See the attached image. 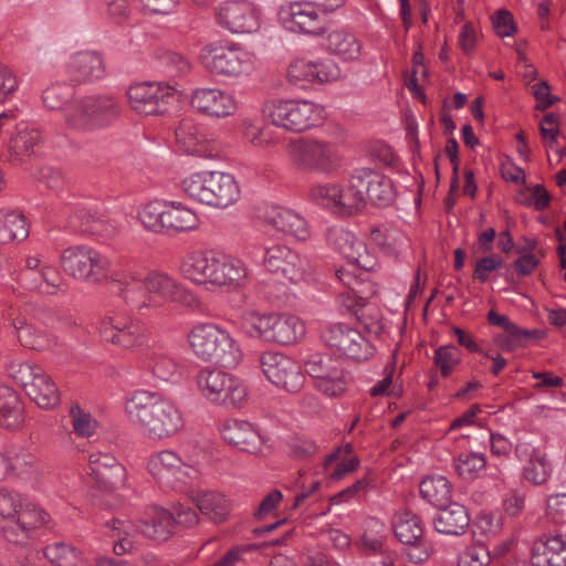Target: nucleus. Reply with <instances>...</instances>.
<instances>
[{"label":"nucleus","mask_w":566,"mask_h":566,"mask_svg":"<svg viewBox=\"0 0 566 566\" xmlns=\"http://www.w3.org/2000/svg\"><path fill=\"white\" fill-rule=\"evenodd\" d=\"M343 450L340 448L333 451L324 460V470L332 480H339L347 473L353 472L358 467V459L348 457L340 459Z\"/></svg>","instance_id":"6e6d98bb"},{"label":"nucleus","mask_w":566,"mask_h":566,"mask_svg":"<svg viewBox=\"0 0 566 566\" xmlns=\"http://www.w3.org/2000/svg\"><path fill=\"white\" fill-rule=\"evenodd\" d=\"M50 515L34 503H24L19 493L0 490V534L9 543L27 546L48 526Z\"/></svg>","instance_id":"7ed1b4c3"},{"label":"nucleus","mask_w":566,"mask_h":566,"mask_svg":"<svg viewBox=\"0 0 566 566\" xmlns=\"http://www.w3.org/2000/svg\"><path fill=\"white\" fill-rule=\"evenodd\" d=\"M218 22L231 33H251L259 29L260 17L255 6L248 0H229L218 11Z\"/></svg>","instance_id":"4be33fe9"},{"label":"nucleus","mask_w":566,"mask_h":566,"mask_svg":"<svg viewBox=\"0 0 566 566\" xmlns=\"http://www.w3.org/2000/svg\"><path fill=\"white\" fill-rule=\"evenodd\" d=\"M264 220L266 224L273 227L276 231L291 235L296 240L305 241L311 235L307 221L292 209L273 206L266 210Z\"/></svg>","instance_id":"2f4dec72"},{"label":"nucleus","mask_w":566,"mask_h":566,"mask_svg":"<svg viewBox=\"0 0 566 566\" xmlns=\"http://www.w3.org/2000/svg\"><path fill=\"white\" fill-rule=\"evenodd\" d=\"M15 336L21 346L28 349L43 352L54 350L60 346V340L45 331L29 323L25 317L18 315L12 319Z\"/></svg>","instance_id":"473e14b6"},{"label":"nucleus","mask_w":566,"mask_h":566,"mask_svg":"<svg viewBox=\"0 0 566 566\" xmlns=\"http://www.w3.org/2000/svg\"><path fill=\"white\" fill-rule=\"evenodd\" d=\"M125 467L109 453L93 452L88 457L85 481L91 488L112 492L125 485Z\"/></svg>","instance_id":"412c9836"},{"label":"nucleus","mask_w":566,"mask_h":566,"mask_svg":"<svg viewBox=\"0 0 566 566\" xmlns=\"http://www.w3.org/2000/svg\"><path fill=\"white\" fill-rule=\"evenodd\" d=\"M73 432L77 437L90 438L95 433L97 421L77 403H72L69 410Z\"/></svg>","instance_id":"13d9d810"},{"label":"nucleus","mask_w":566,"mask_h":566,"mask_svg":"<svg viewBox=\"0 0 566 566\" xmlns=\"http://www.w3.org/2000/svg\"><path fill=\"white\" fill-rule=\"evenodd\" d=\"M271 123L292 133H303L317 126L324 118V108L306 99L273 101L266 106Z\"/></svg>","instance_id":"f8f14e48"},{"label":"nucleus","mask_w":566,"mask_h":566,"mask_svg":"<svg viewBox=\"0 0 566 566\" xmlns=\"http://www.w3.org/2000/svg\"><path fill=\"white\" fill-rule=\"evenodd\" d=\"M106 534L112 537H118L114 543L113 551L116 555L130 553L134 548V542L130 536L136 532V526L128 521L112 518L105 523Z\"/></svg>","instance_id":"8fccbe9b"},{"label":"nucleus","mask_w":566,"mask_h":566,"mask_svg":"<svg viewBox=\"0 0 566 566\" xmlns=\"http://www.w3.org/2000/svg\"><path fill=\"white\" fill-rule=\"evenodd\" d=\"M469 525L470 516L467 509L457 502L439 507L433 518L434 530L446 535H462Z\"/></svg>","instance_id":"c9c22d12"},{"label":"nucleus","mask_w":566,"mask_h":566,"mask_svg":"<svg viewBox=\"0 0 566 566\" xmlns=\"http://www.w3.org/2000/svg\"><path fill=\"white\" fill-rule=\"evenodd\" d=\"M101 338L123 349L144 346L147 343L145 325L130 316L107 315L99 322Z\"/></svg>","instance_id":"a211bd4d"},{"label":"nucleus","mask_w":566,"mask_h":566,"mask_svg":"<svg viewBox=\"0 0 566 566\" xmlns=\"http://www.w3.org/2000/svg\"><path fill=\"white\" fill-rule=\"evenodd\" d=\"M370 240L388 255H397L403 244V238L395 230H382L373 228Z\"/></svg>","instance_id":"052dcab7"},{"label":"nucleus","mask_w":566,"mask_h":566,"mask_svg":"<svg viewBox=\"0 0 566 566\" xmlns=\"http://www.w3.org/2000/svg\"><path fill=\"white\" fill-rule=\"evenodd\" d=\"M245 324L250 336L281 345L293 344L305 334L303 322L295 315L253 313Z\"/></svg>","instance_id":"ddd939ff"},{"label":"nucleus","mask_w":566,"mask_h":566,"mask_svg":"<svg viewBox=\"0 0 566 566\" xmlns=\"http://www.w3.org/2000/svg\"><path fill=\"white\" fill-rule=\"evenodd\" d=\"M147 469L158 481H187L198 476V470L192 464L186 463L169 450L153 454L147 462Z\"/></svg>","instance_id":"bb28decb"},{"label":"nucleus","mask_w":566,"mask_h":566,"mask_svg":"<svg viewBox=\"0 0 566 566\" xmlns=\"http://www.w3.org/2000/svg\"><path fill=\"white\" fill-rule=\"evenodd\" d=\"M249 281V269L239 258L219 252L211 285L218 289L235 290Z\"/></svg>","instance_id":"7c9ffc66"},{"label":"nucleus","mask_w":566,"mask_h":566,"mask_svg":"<svg viewBox=\"0 0 566 566\" xmlns=\"http://www.w3.org/2000/svg\"><path fill=\"white\" fill-rule=\"evenodd\" d=\"M128 103L137 113L144 115H157L167 111L172 93L169 86L160 83H138L129 87L127 92Z\"/></svg>","instance_id":"5701e85b"},{"label":"nucleus","mask_w":566,"mask_h":566,"mask_svg":"<svg viewBox=\"0 0 566 566\" xmlns=\"http://www.w3.org/2000/svg\"><path fill=\"white\" fill-rule=\"evenodd\" d=\"M318 9L312 1H296L279 11L281 23L286 30L305 34H321L323 25Z\"/></svg>","instance_id":"b1692460"},{"label":"nucleus","mask_w":566,"mask_h":566,"mask_svg":"<svg viewBox=\"0 0 566 566\" xmlns=\"http://www.w3.org/2000/svg\"><path fill=\"white\" fill-rule=\"evenodd\" d=\"M419 491L422 499L437 509L452 502V486L450 481L443 475L424 478L420 482Z\"/></svg>","instance_id":"a18cd8bd"},{"label":"nucleus","mask_w":566,"mask_h":566,"mask_svg":"<svg viewBox=\"0 0 566 566\" xmlns=\"http://www.w3.org/2000/svg\"><path fill=\"white\" fill-rule=\"evenodd\" d=\"M61 265L66 274L76 280L99 283L107 277L109 260L87 245L65 249L61 255Z\"/></svg>","instance_id":"2eb2a0df"},{"label":"nucleus","mask_w":566,"mask_h":566,"mask_svg":"<svg viewBox=\"0 0 566 566\" xmlns=\"http://www.w3.org/2000/svg\"><path fill=\"white\" fill-rule=\"evenodd\" d=\"M337 360L327 354H312L304 360L305 371L314 379V382L339 365Z\"/></svg>","instance_id":"e2e57ef3"},{"label":"nucleus","mask_w":566,"mask_h":566,"mask_svg":"<svg viewBox=\"0 0 566 566\" xmlns=\"http://www.w3.org/2000/svg\"><path fill=\"white\" fill-rule=\"evenodd\" d=\"M295 167L304 172L331 175L342 166V155L336 143L318 138H297L286 146Z\"/></svg>","instance_id":"1a4fd4ad"},{"label":"nucleus","mask_w":566,"mask_h":566,"mask_svg":"<svg viewBox=\"0 0 566 566\" xmlns=\"http://www.w3.org/2000/svg\"><path fill=\"white\" fill-rule=\"evenodd\" d=\"M452 467L464 481H474L485 470L486 458L481 452H461L453 458Z\"/></svg>","instance_id":"de8ad7c7"},{"label":"nucleus","mask_w":566,"mask_h":566,"mask_svg":"<svg viewBox=\"0 0 566 566\" xmlns=\"http://www.w3.org/2000/svg\"><path fill=\"white\" fill-rule=\"evenodd\" d=\"M190 103L199 113L216 118L231 116L237 111L234 97L217 87L196 88L191 94Z\"/></svg>","instance_id":"cd10ccee"},{"label":"nucleus","mask_w":566,"mask_h":566,"mask_svg":"<svg viewBox=\"0 0 566 566\" xmlns=\"http://www.w3.org/2000/svg\"><path fill=\"white\" fill-rule=\"evenodd\" d=\"M219 251L193 250L186 253L180 262L181 275L196 285H211Z\"/></svg>","instance_id":"c756f323"},{"label":"nucleus","mask_w":566,"mask_h":566,"mask_svg":"<svg viewBox=\"0 0 566 566\" xmlns=\"http://www.w3.org/2000/svg\"><path fill=\"white\" fill-rule=\"evenodd\" d=\"M553 465L547 454L523 464L522 478L533 485H543L552 476Z\"/></svg>","instance_id":"5fc2aeb1"},{"label":"nucleus","mask_w":566,"mask_h":566,"mask_svg":"<svg viewBox=\"0 0 566 566\" xmlns=\"http://www.w3.org/2000/svg\"><path fill=\"white\" fill-rule=\"evenodd\" d=\"M8 476H24L32 473L36 459L25 450H10L7 454Z\"/></svg>","instance_id":"bf43d9fd"},{"label":"nucleus","mask_w":566,"mask_h":566,"mask_svg":"<svg viewBox=\"0 0 566 566\" xmlns=\"http://www.w3.org/2000/svg\"><path fill=\"white\" fill-rule=\"evenodd\" d=\"M6 371L8 377L22 386L25 391L35 380L38 374L43 371V368L30 361L13 359L6 365Z\"/></svg>","instance_id":"864d4df0"},{"label":"nucleus","mask_w":566,"mask_h":566,"mask_svg":"<svg viewBox=\"0 0 566 566\" xmlns=\"http://www.w3.org/2000/svg\"><path fill=\"white\" fill-rule=\"evenodd\" d=\"M73 90L65 83H56L46 87L42 93V99L45 107L50 109H63L67 101L72 97Z\"/></svg>","instance_id":"680f3d73"},{"label":"nucleus","mask_w":566,"mask_h":566,"mask_svg":"<svg viewBox=\"0 0 566 566\" xmlns=\"http://www.w3.org/2000/svg\"><path fill=\"white\" fill-rule=\"evenodd\" d=\"M263 264L269 272L281 275L292 283L307 282L314 273L311 262L305 256L283 244L268 248Z\"/></svg>","instance_id":"f3484780"},{"label":"nucleus","mask_w":566,"mask_h":566,"mask_svg":"<svg viewBox=\"0 0 566 566\" xmlns=\"http://www.w3.org/2000/svg\"><path fill=\"white\" fill-rule=\"evenodd\" d=\"M199 56L203 67L217 76L239 78L255 70L254 54L233 42L208 43L201 49Z\"/></svg>","instance_id":"6e6552de"},{"label":"nucleus","mask_w":566,"mask_h":566,"mask_svg":"<svg viewBox=\"0 0 566 566\" xmlns=\"http://www.w3.org/2000/svg\"><path fill=\"white\" fill-rule=\"evenodd\" d=\"M143 227L156 234L175 235L199 227L197 213L179 201L154 200L138 210Z\"/></svg>","instance_id":"0eeeda50"},{"label":"nucleus","mask_w":566,"mask_h":566,"mask_svg":"<svg viewBox=\"0 0 566 566\" xmlns=\"http://www.w3.org/2000/svg\"><path fill=\"white\" fill-rule=\"evenodd\" d=\"M350 189L353 191L350 203L355 210L366 200L378 207L389 206L396 197V189L390 178L368 168L356 169L350 176Z\"/></svg>","instance_id":"dca6fc26"},{"label":"nucleus","mask_w":566,"mask_h":566,"mask_svg":"<svg viewBox=\"0 0 566 566\" xmlns=\"http://www.w3.org/2000/svg\"><path fill=\"white\" fill-rule=\"evenodd\" d=\"M191 499L201 514L214 523L226 521L231 511L230 500L214 491L193 492Z\"/></svg>","instance_id":"4c0bfd02"},{"label":"nucleus","mask_w":566,"mask_h":566,"mask_svg":"<svg viewBox=\"0 0 566 566\" xmlns=\"http://www.w3.org/2000/svg\"><path fill=\"white\" fill-rule=\"evenodd\" d=\"M18 281L24 289L42 294L56 295L66 292V284L60 271L39 255L25 258V264L19 272Z\"/></svg>","instance_id":"6ab92c4d"},{"label":"nucleus","mask_w":566,"mask_h":566,"mask_svg":"<svg viewBox=\"0 0 566 566\" xmlns=\"http://www.w3.org/2000/svg\"><path fill=\"white\" fill-rule=\"evenodd\" d=\"M310 198L318 206L338 212L352 213L353 210H355L354 203L349 205L348 201L354 198L350 189V180L346 189H343L337 184L316 185L310 190Z\"/></svg>","instance_id":"72a5a7b5"},{"label":"nucleus","mask_w":566,"mask_h":566,"mask_svg":"<svg viewBox=\"0 0 566 566\" xmlns=\"http://www.w3.org/2000/svg\"><path fill=\"white\" fill-rule=\"evenodd\" d=\"M504 260L497 254H491L479 259L475 263L473 277L481 283H485L490 279V273L502 269Z\"/></svg>","instance_id":"774afa93"},{"label":"nucleus","mask_w":566,"mask_h":566,"mask_svg":"<svg viewBox=\"0 0 566 566\" xmlns=\"http://www.w3.org/2000/svg\"><path fill=\"white\" fill-rule=\"evenodd\" d=\"M125 410L143 434L163 439L176 433L184 424L175 403L147 390H138L126 401Z\"/></svg>","instance_id":"f03ea898"},{"label":"nucleus","mask_w":566,"mask_h":566,"mask_svg":"<svg viewBox=\"0 0 566 566\" xmlns=\"http://www.w3.org/2000/svg\"><path fill=\"white\" fill-rule=\"evenodd\" d=\"M326 241L331 248L342 254L346 260L353 258L355 250L364 249V242L343 227L329 228L326 232Z\"/></svg>","instance_id":"09e8293b"},{"label":"nucleus","mask_w":566,"mask_h":566,"mask_svg":"<svg viewBox=\"0 0 566 566\" xmlns=\"http://www.w3.org/2000/svg\"><path fill=\"white\" fill-rule=\"evenodd\" d=\"M196 382L202 397L214 405L241 408L248 401L244 382L222 369L203 368L197 374Z\"/></svg>","instance_id":"9b49d317"},{"label":"nucleus","mask_w":566,"mask_h":566,"mask_svg":"<svg viewBox=\"0 0 566 566\" xmlns=\"http://www.w3.org/2000/svg\"><path fill=\"white\" fill-rule=\"evenodd\" d=\"M113 95H86L72 101L63 113L65 126L77 133H94L112 126L120 116Z\"/></svg>","instance_id":"20e7f679"},{"label":"nucleus","mask_w":566,"mask_h":566,"mask_svg":"<svg viewBox=\"0 0 566 566\" xmlns=\"http://www.w3.org/2000/svg\"><path fill=\"white\" fill-rule=\"evenodd\" d=\"M23 405L17 391L0 384V426L14 429L23 422Z\"/></svg>","instance_id":"a19ab883"},{"label":"nucleus","mask_w":566,"mask_h":566,"mask_svg":"<svg viewBox=\"0 0 566 566\" xmlns=\"http://www.w3.org/2000/svg\"><path fill=\"white\" fill-rule=\"evenodd\" d=\"M176 139L186 153L197 156L205 155L201 147L203 136L199 134L191 120L185 119L180 123L176 129Z\"/></svg>","instance_id":"603ef678"},{"label":"nucleus","mask_w":566,"mask_h":566,"mask_svg":"<svg viewBox=\"0 0 566 566\" xmlns=\"http://www.w3.org/2000/svg\"><path fill=\"white\" fill-rule=\"evenodd\" d=\"M491 555L486 546L482 544L471 545L459 556L460 566H488Z\"/></svg>","instance_id":"338daca9"},{"label":"nucleus","mask_w":566,"mask_h":566,"mask_svg":"<svg viewBox=\"0 0 566 566\" xmlns=\"http://www.w3.org/2000/svg\"><path fill=\"white\" fill-rule=\"evenodd\" d=\"M392 530L401 544L419 543L423 535L420 517L408 510L399 511L394 515Z\"/></svg>","instance_id":"79ce46f5"},{"label":"nucleus","mask_w":566,"mask_h":566,"mask_svg":"<svg viewBox=\"0 0 566 566\" xmlns=\"http://www.w3.org/2000/svg\"><path fill=\"white\" fill-rule=\"evenodd\" d=\"M25 394L43 409L54 408L60 402L59 389L44 369L41 374H38L35 380L30 384Z\"/></svg>","instance_id":"37998d69"},{"label":"nucleus","mask_w":566,"mask_h":566,"mask_svg":"<svg viewBox=\"0 0 566 566\" xmlns=\"http://www.w3.org/2000/svg\"><path fill=\"white\" fill-rule=\"evenodd\" d=\"M222 438L239 450L256 454L265 442L260 430L251 422L239 419H229L220 427Z\"/></svg>","instance_id":"c85d7f7f"},{"label":"nucleus","mask_w":566,"mask_h":566,"mask_svg":"<svg viewBox=\"0 0 566 566\" xmlns=\"http://www.w3.org/2000/svg\"><path fill=\"white\" fill-rule=\"evenodd\" d=\"M29 235L25 217L17 210H0V244L23 241Z\"/></svg>","instance_id":"c03bdc74"},{"label":"nucleus","mask_w":566,"mask_h":566,"mask_svg":"<svg viewBox=\"0 0 566 566\" xmlns=\"http://www.w3.org/2000/svg\"><path fill=\"white\" fill-rule=\"evenodd\" d=\"M65 73L71 82L86 84L103 80L107 67L102 53L86 50L75 52L69 57Z\"/></svg>","instance_id":"393cba45"},{"label":"nucleus","mask_w":566,"mask_h":566,"mask_svg":"<svg viewBox=\"0 0 566 566\" xmlns=\"http://www.w3.org/2000/svg\"><path fill=\"white\" fill-rule=\"evenodd\" d=\"M136 526L146 537L155 541L168 539L174 530V516L170 511L161 507H153L147 513L146 518L142 520Z\"/></svg>","instance_id":"e433bc0d"},{"label":"nucleus","mask_w":566,"mask_h":566,"mask_svg":"<svg viewBox=\"0 0 566 566\" xmlns=\"http://www.w3.org/2000/svg\"><path fill=\"white\" fill-rule=\"evenodd\" d=\"M188 340L199 359L223 368L237 367L243 357L237 339L228 331L212 323L193 326Z\"/></svg>","instance_id":"39448f33"},{"label":"nucleus","mask_w":566,"mask_h":566,"mask_svg":"<svg viewBox=\"0 0 566 566\" xmlns=\"http://www.w3.org/2000/svg\"><path fill=\"white\" fill-rule=\"evenodd\" d=\"M262 373L270 382L289 392H297L304 385L298 364L281 353L265 352L260 357Z\"/></svg>","instance_id":"aec40b11"},{"label":"nucleus","mask_w":566,"mask_h":566,"mask_svg":"<svg viewBox=\"0 0 566 566\" xmlns=\"http://www.w3.org/2000/svg\"><path fill=\"white\" fill-rule=\"evenodd\" d=\"M181 191L202 205L226 209L241 197V189L231 174L222 171L195 172L180 182Z\"/></svg>","instance_id":"423d86ee"},{"label":"nucleus","mask_w":566,"mask_h":566,"mask_svg":"<svg viewBox=\"0 0 566 566\" xmlns=\"http://www.w3.org/2000/svg\"><path fill=\"white\" fill-rule=\"evenodd\" d=\"M335 276L347 289L339 294V303L360 321L369 334L379 335L384 329L382 322L378 318H367V312L370 310L366 302L370 292L368 277L348 261L346 265L336 270Z\"/></svg>","instance_id":"9d476101"},{"label":"nucleus","mask_w":566,"mask_h":566,"mask_svg":"<svg viewBox=\"0 0 566 566\" xmlns=\"http://www.w3.org/2000/svg\"><path fill=\"white\" fill-rule=\"evenodd\" d=\"M109 281L116 287V295L142 315L159 306L156 298L190 310L201 306L199 297L190 289L166 272L154 270L144 274L137 266L127 265L113 271Z\"/></svg>","instance_id":"f257e3e1"},{"label":"nucleus","mask_w":566,"mask_h":566,"mask_svg":"<svg viewBox=\"0 0 566 566\" xmlns=\"http://www.w3.org/2000/svg\"><path fill=\"white\" fill-rule=\"evenodd\" d=\"M461 350L454 345H442L434 350L433 363L443 378H448L460 365Z\"/></svg>","instance_id":"4d7b16f0"},{"label":"nucleus","mask_w":566,"mask_h":566,"mask_svg":"<svg viewBox=\"0 0 566 566\" xmlns=\"http://www.w3.org/2000/svg\"><path fill=\"white\" fill-rule=\"evenodd\" d=\"M69 228L74 232L96 233L102 230V221L90 211L81 209L72 214L69 219Z\"/></svg>","instance_id":"0e129e2a"},{"label":"nucleus","mask_w":566,"mask_h":566,"mask_svg":"<svg viewBox=\"0 0 566 566\" xmlns=\"http://www.w3.org/2000/svg\"><path fill=\"white\" fill-rule=\"evenodd\" d=\"M327 50L340 60L357 61L361 55V42L346 30H334L327 35Z\"/></svg>","instance_id":"ea45409f"},{"label":"nucleus","mask_w":566,"mask_h":566,"mask_svg":"<svg viewBox=\"0 0 566 566\" xmlns=\"http://www.w3.org/2000/svg\"><path fill=\"white\" fill-rule=\"evenodd\" d=\"M321 339L334 354L355 361L368 360L375 347L358 329L346 323H332L321 331Z\"/></svg>","instance_id":"4468645a"},{"label":"nucleus","mask_w":566,"mask_h":566,"mask_svg":"<svg viewBox=\"0 0 566 566\" xmlns=\"http://www.w3.org/2000/svg\"><path fill=\"white\" fill-rule=\"evenodd\" d=\"M322 378L314 382L315 388L327 397H339L347 389V375L342 367L337 365Z\"/></svg>","instance_id":"3c124183"},{"label":"nucleus","mask_w":566,"mask_h":566,"mask_svg":"<svg viewBox=\"0 0 566 566\" xmlns=\"http://www.w3.org/2000/svg\"><path fill=\"white\" fill-rule=\"evenodd\" d=\"M488 321L491 325L503 329V333L494 336V343L503 352L511 353L518 348H525L531 339H538L543 336L542 331L522 328L507 316L493 310L488 313Z\"/></svg>","instance_id":"a878e982"},{"label":"nucleus","mask_w":566,"mask_h":566,"mask_svg":"<svg viewBox=\"0 0 566 566\" xmlns=\"http://www.w3.org/2000/svg\"><path fill=\"white\" fill-rule=\"evenodd\" d=\"M44 557L55 566H87L81 549L71 543L54 542L43 548Z\"/></svg>","instance_id":"49530a36"},{"label":"nucleus","mask_w":566,"mask_h":566,"mask_svg":"<svg viewBox=\"0 0 566 566\" xmlns=\"http://www.w3.org/2000/svg\"><path fill=\"white\" fill-rule=\"evenodd\" d=\"M42 142V133L24 124L17 127L15 135L9 142L10 160L21 163L34 154L35 147Z\"/></svg>","instance_id":"58836bf2"},{"label":"nucleus","mask_w":566,"mask_h":566,"mask_svg":"<svg viewBox=\"0 0 566 566\" xmlns=\"http://www.w3.org/2000/svg\"><path fill=\"white\" fill-rule=\"evenodd\" d=\"M147 366L153 375L163 381L171 380L178 371L177 363L166 355H154Z\"/></svg>","instance_id":"69168bd1"},{"label":"nucleus","mask_w":566,"mask_h":566,"mask_svg":"<svg viewBox=\"0 0 566 566\" xmlns=\"http://www.w3.org/2000/svg\"><path fill=\"white\" fill-rule=\"evenodd\" d=\"M533 566H566V536L549 535L534 543Z\"/></svg>","instance_id":"f704fd0d"}]
</instances>
